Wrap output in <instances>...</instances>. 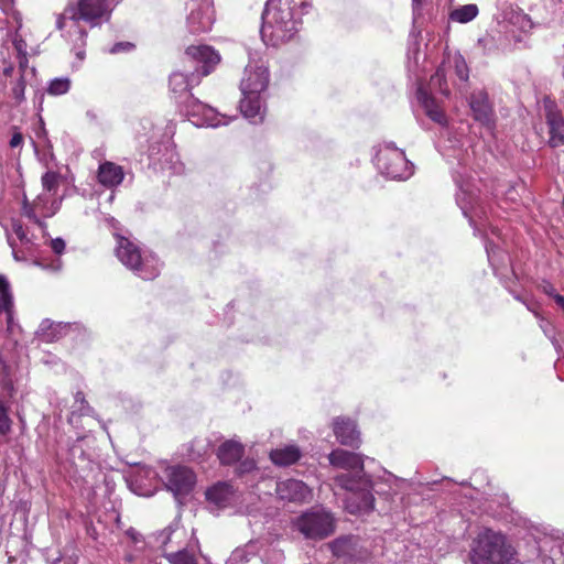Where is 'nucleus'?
Instances as JSON below:
<instances>
[{"label":"nucleus","instance_id":"f257e3e1","mask_svg":"<svg viewBox=\"0 0 564 564\" xmlns=\"http://www.w3.org/2000/svg\"><path fill=\"white\" fill-rule=\"evenodd\" d=\"M105 18H108L107 0H77L56 14L55 24L62 36L72 44L76 56L83 59L88 29L99 26Z\"/></svg>","mask_w":564,"mask_h":564},{"label":"nucleus","instance_id":"f03ea898","mask_svg":"<svg viewBox=\"0 0 564 564\" xmlns=\"http://www.w3.org/2000/svg\"><path fill=\"white\" fill-rule=\"evenodd\" d=\"M294 0H268L262 14L261 36L264 43L279 46L292 40L300 21L294 17Z\"/></svg>","mask_w":564,"mask_h":564},{"label":"nucleus","instance_id":"7ed1b4c3","mask_svg":"<svg viewBox=\"0 0 564 564\" xmlns=\"http://www.w3.org/2000/svg\"><path fill=\"white\" fill-rule=\"evenodd\" d=\"M198 82L199 79L192 72H174L170 77L171 91L178 97L185 95V100L182 104L193 124L214 128L227 124L229 119L226 116L218 113L214 108L188 94L189 87Z\"/></svg>","mask_w":564,"mask_h":564},{"label":"nucleus","instance_id":"20e7f679","mask_svg":"<svg viewBox=\"0 0 564 564\" xmlns=\"http://www.w3.org/2000/svg\"><path fill=\"white\" fill-rule=\"evenodd\" d=\"M516 550L506 534L481 528L469 545L470 564H514Z\"/></svg>","mask_w":564,"mask_h":564},{"label":"nucleus","instance_id":"39448f33","mask_svg":"<svg viewBox=\"0 0 564 564\" xmlns=\"http://www.w3.org/2000/svg\"><path fill=\"white\" fill-rule=\"evenodd\" d=\"M116 257L129 270L144 281H152L160 274V270L153 260L142 256L141 248L129 238L115 234Z\"/></svg>","mask_w":564,"mask_h":564},{"label":"nucleus","instance_id":"423d86ee","mask_svg":"<svg viewBox=\"0 0 564 564\" xmlns=\"http://www.w3.org/2000/svg\"><path fill=\"white\" fill-rule=\"evenodd\" d=\"M294 527L306 539L324 540L335 532L336 519L324 508H312L296 518Z\"/></svg>","mask_w":564,"mask_h":564},{"label":"nucleus","instance_id":"0eeeda50","mask_svg":"<svg viewBox=\"0 0 564 564\" xmlns=\"http://www.w3.org/2000/svg\"><path fill=\"white\" fill-rule=\"evenodd\" d=\"M59 209V204L56 199L51 198L46 194L37 195L33 200H30L26 195H23L21 203V215L41 229L47 227L45 219L53 217Z\"/></svg>","mask_w":564,"mask_h":564},{"label":"nucleus","instance_id":"6e6552de","mask_svg":"<svg viewBox=\"0 0 564 564\" xmlns=\"http://www.w3.org/2000/svg\"><path fill=\"white\" fill-rule=\"evenodd\" d=\"M185 61L189 64L185 72H192L200 79L214 70L220 62V55L212 46L192 45L185 51Z\"/></svg>","mask_w":564,"mask_h":564},{"label":"nucleus","instance_id":"1a4fd4ad","mask_svg":"<svg viewBox=\"0 0 564 564\" xmlns=\"http://www.w3.org/2000/svg\"><path fill=\"white\" fill-rule=\"evenodd\" d=\"M376 164L388 177L402 178L408 161L403 150L397 148L395 143H384L376 153Z\"/></svg>","mask_w":564,"mask_h":564},{"label":"nucleus","instance_id":"9d476101","mask_svg":"<svg viewBox=\"0 0 564 564\" xmlns=\"http://www.w3.org/2000/svg\"><path fill=\"white\" fill-rule=\"evenodd\" d=\"M269 84L268 66L261 59L250 61L245 68L240 88L242 94H261Z\"/></svg>","mask_w":564,"mask_h":564},{"label":"nucleus","instance_id":"9b49d317","mask_svg":"<svg viewBox=\"0 0 564 564\" xmlns=\"http://www.w3.org/2000/svg\"><path fill=\"white\" fill-rule=\"evenodd\" d=\"M336 481L343 488L351 491L346 498V510L351 514L368 513L375 508V498L368 490L354 491L351 479L347 475L336 477Z\"/></svg>","mask_w":564,"mask_h":564},{"label":"nucleus","instance_id":"f8f14e48","mask_svg":"<svg viewBox=\"0 0 564 564\" xmlns=\"http://www.w3.org/2000/svg\"><path fill=\"white\" fill-rule=\"evenodd\" d=\"M166 487L175 495L189 494L195 484L196 475L187 466L175 465L165 469Z\"/></svg>","mask_w":564,"mask_h":564},{"label":"nucleus","instance_id":"ddd939ff","mask_svg":"<svg viewBox=\"0 0 564 564\" xmlns=\"http://www.w3.org/2000/svg\"><path fill=\"white\" fill-rule=\"evenodd\" d=\"M469 106L475 120L484 126L487 132H490L494 123V111L488 94L484 90L474 91L469 99Z\"/></svg>","mask_w":564,"mask_h":564},{"label":"nucleus","instance_id":"4468645a","mask_svg":"<svg viewBox=\"0 0 564 564\" xmlns=\"http://www.w3.org/2000/svg\"><path fill=\"white\" fill-rule=\"evenodd\" d=\"M333 432L337 441L345 446L359 448L361 444L360 432L354 420L347 416H337L333 421Z\"/></svg>","mask_w":564,"mask_h":564},{"label":"nucleus","instance_id":"2eb2a0df","mask_svg":"<svg viewBox=\"0 0 564 564\" xmlns=\"http://www.w3.org/2000/svg\"><path fill=\"white\" fill-rule=\"evenodd\" d=\"M275 491L280 499L290 502H304L312 496L311 489L302 480L292 478L279 481Z\"/></svg>","mask_w":564,"mask_h":564},{"label":"nucleus","instance_id":"dca6fc26","mask_svg":"<svg viewBox=\"0 0 564 564\" xmlns=\"http://www.w3.org/2000/svg\"><path fill=\"white\" fill-rule=\"evenodd\" d=\"M543 109L549 127L550 141H564V119L555 101L545 97L543 99Z\"/></svg>","mask_w":564,"mask_h":564},{"label":"nucleus","instance_id":"f3484780","mask_svg":"<svg viewBox=\"0 0 564 564\" xmlns=\"http://www.w3.org/2000/svg\"><path fill=\"white\" fill-rule=\"evenodd\" d=\"M328 460L332 466L347 470H364V459L361 455L348 452L341 448L334 449L328 455Z\"/></svg>","mask_w":564,"mask_h":564},{"label":"nucleus","instance_id":"a211bd4d","mask_svg":"<svg viewBox=\"0 0 564 564\" xmlns=\"http://www.w3.org/2000/svg\"><path fill=\"white\" fill-rule=\"evenodd\" d=\"M216 455L221 465L231 466L243 457L245 446L239 441L227 440L218 446Z\"/></svg>","mask_w":564,"mask_h":564},{"label":"nucleus","instance_id":"6ab92c4d","mask_svg":"<svg viewBox=\"0 0 564 564\" xmlns=\"http://www.w3.org/2000/svg\"><path fill=\"white\" fill-rule=\"evenodd\" d=\"M68 330V324L44 319L36 330V337L43 343H54L66 336Z\"/></svg>","mask_w":564,"mask_h":564},{"label":"nucleus","instance_id":"aec40b11","mask_svg":"<svg viewBox=\"0 0 564 564\" xmlns=\"http://www.w3.org/2000/svg\"><path fill=\"white\" fill-rule=\"evenodd\" d=\"M243 98L240 101V109L242 115L253 123L263 120L264 109L260 98V94H242Z\"/></svg>","mask_w":564,"mask_h":564},{"label":"nucleus","instance_id":"412c9836","mask_svg":"<svg viewBox=\"0 0 564 564\" xmlns=\"http://www.w3.org/2000/svg\"><path fill=\"white\" fill-rule=\"evenodd\" d=\"M232 495V486L228 482H217L205 492L206 500L220 509L229 505Z\"/></svg>","mask_w":564,"mask_h":564},{"label":"nucleus","instance_id":"4be33fe9","mask_svg":"<svg viewBox=\"0 0 564 564\" xmlns=\"http://www.w3.org/2000/svg\"><path fill=\"white\" fill-rule=\"evenodd\" d=\"M124 173L121 166L105 162L98 169V181L106 187H115L122 183Z\"/></svg>","mask_w":564,"mask_h":564},{"label":"nucleus","instance_id":"5701e85b","mask_svg":"<svg viewBox=\"0 0 564 564\" xmlns=\"http://www.w3.org/2000/svg\"><path fill=\"white\" fill-rule=\"evenodd\" d=\"M270 459L276 466H290L301 458V451L295 445H288L270 452Z\"/></svg>","mask_w":564,"mask_h":564},{"label":"nucleus","instance_id":"b1692460","mask_svg":"<svg viewBox=\"0 0 564 564\" xmlns=\"http://www.w3.org/2000/svg\"><path fill=\"white\" fill-rule=\"evenodd\" d=\"M416 97L421 106L424 108L425 113L435 122L443 123L445 116L434 98L423 88L419 87Z\"/></svg>","mask_w":564,"mask_h":564},{"label":"nucleus","instance_id":"393cba45","mask_svg":"<svg viewBox=\"0 0 564 564\" xmlns=\"http://www.w3.org/2000/svg\"><path fill=\"white\" fill-rule=\"evenodd\" d=\"M478 14V8L476 4H466L455 9L451 13V19L459 23H467L474 20Z\"/></svg>","mask_w":564,"mask_h":564},{"label":"nucleus","instance_id":"a878e982","mask_svg":"<svg viewBox=\"0 0 564 564\" xmlns=\"http://www.w3.org/2000/svg\"><path fill=\"white\" fill-rule=\"evenodd\" d=\"M332 553L336 557L348 555L352 549V541L349 536H339L328 544Z\"/></svg>","mask_w":564,"mask_h":564},{"label":"nucleus","instance_id":"bb28decb","mask_svg":"<svg viewBox=\"0 0 564 564\" xmlns=\"http://www.w3.org/2000/svg\"><path fill=\"white\" fill-rule=\"evenodd\" d=\"M188 24L192 32H206L212 26L209 17H203L200 12H192L188 17Z\"/></svg>","mask_w":564,"mask_h":564},{"label":"nucleus","instance_id":"cd10ccee","mask_svg":"<svg viewBox=\"0 0 564 564\" xmlns=\"http://www.w3.org/2000/svg\"><path fill=\"white\" fill-rule=\"evenodd\" d=\"M13 306V296L6 276L0 274V311H9Z\"/></svg>","mask_w":564,"mask_h":564},{"label":"nucleus","instance_id":"c85d7f7f","mask_svg":"<svg viewBox=\"0 0 564 564\" xmlns=\"http://www.w3.org/2000/svg\"><path fill=\"white\" fill-rule=\"evenodd\" d=\"M9 410L8 402L0 397V436H6L12 431L13 421L9 416Z\"/></svg>","mask_w":564,"mask_h":564},{"label":"nucleus","instance_id":"c756f323","mask_svg":"<svg viewBox=\"0 0 564 564\" xmlns=\"http://www.w3.org/2000/svg\"><path fill=\"white\" fill-rule=\"evenodd\" d=\"M164 556L170 564H197L195 555L185 549Z\"/></svg>","mask_w":564,"mask_h":564},{"label":"nucleus","instance_id":"7c9ffc66","mask_svg":"<svg viewBox=\"0 0 564 564\" xmlns=\"http://www.w3.org/2000/svg\"><path fill=\"white\" fill-rule=\"evenodd\" d=\"M61 178L62 177L57 172L47 171L42 176V186L46 192L53 193L54 195L59 186Z\"/></svg>","mask_w":564,"mask_h":564},{"label":"nucleus","instance_id":"2f4dec72","mask_svg":"<svg viewBox=\"0 0 564 564\" xmlns=\"http://www.w3.org/2000/svg\"><path fill=\"white\" fill-rule=\"evenodd\" d=\"M70 83L67 78H55L50 83L48 94L51 95H63L66 94L69 89Z\"/></svg>","mask_w":564,"mask_h":564},{"label":"nucleus","instance_id":"473e14b6","mask_svg":"<svg viewBox=\"0 0 564 564\" xmlns=\"http://www.w3.org/2000/svg\"><path fill=\"white\" fill-rule=\"evenodd\" d=\"M455 69H456V74L457 76L466 82L468 79V68H467V65L464 61V58L459 57L455 61Z\"/></svg>","mask_w":564,"mask_h":564},{"label":"nucleus","instance_id":"72a5a7b5","mask_svg":"<svg viewBox=\"0 0 564 564\" xmlns=\"http://www.w3.org/2000/svg\"><path fill=\"white\" fill-rule=\"evenodd\" d=\"M443 82H444V73H443V70L437 69L435 75L432 76V78H431V85L432 86L438 85L440 90L443 94H447V87H443Z\"/></svg>","mask_w":564,"mask_h":564},{"label":"nucleus","instance_id":"f704fd0d","mask_svg":"<svg viewBox=\"0 0 564 564\" xmlns=\"http://www.w3.org/2000/svg\"><path fill=\"white\" fill-rule=\"evenodd\" d=\"M51 248L56 254H62L65 250V241L62 238L52 239Z\"/></svg>","mask_w":564,"mask_h":564},{"label":"nucleus","instance_id":"c9c22d12","mask_svg":"<svg viewBox=\"0 0 564 564\" xmlns=\"http://www.w3.org/2000/svg\"><path fill=\"white\" fill-rule=\"evenodd\" d=\"M12 230L21 241L26 238L25 229L20 221H15L12 224Z\"/></svg>","mask_w":564,"mask_h":564},{"label":"nucleus","instance_id":"e433bc0d","mask_svg":"<svg viewBox=\"0 0 564 564\" xmlns=\"http://www.w3.org/2000/svg\"><path fill=\"white\" fill-rule=\"evenodd\" d=\"M1 388L2 390L8 392V398L11 399L14 393V386L11 379H3L1 381Z\"/></svg>","mask_w":564,"mask_h":564},{"label":"nucleus","instance_id":"4c0bfd02","mask_svg":"<svg viewBox=\"0 0 564 564\" xmlns=\"http://www.w3.org/2000/svg\"><path fill=\"white\" fill-rule=\"evenodd\" d=\"M133 47V45L129 42H126V43H117L115 44L111 50H110V53L112 54H116V53H119L121 51H129Z\"/></svg>","mask_w":564,"mask_h":564},{"label":"nucleus","instance_id":"58836bf2","mask_svg":"<svg viewBox=\"0 0 564 564\" xmlns=\"http://www.w3.org/2000/svg\"><path fill=\"white\" fill-rule=\"evenodd\" d=\"M24 88H25V85H24L23 79L21 78V80L13 87V95L17 99L23 98Z\"/></svg>","mask_w":564,"mask_h":564},{"label":"nucleus","instance_id":"ea45409f","mask_svg":"<svg viewBox=\"0 0 564 564\" xmlns=\"http://www.w3.org/2000/svg\"><path fill=\"white\" fill-rule=\"evenodd\" d=\"M75 401L76 402H79L82 404L80 406V411H84L85 410V406L88 408V402L86 401L85 399V394L84 392L82 391H78L76 394H75Z\"/></svg>","mask_w":564,"mask_h":564},{"label":"nucleus","instance_id":"a19ab883","mask_svg":"<svg viewBox=\"0 0 564 564\" xmlns=\"http://www.w3.org/2000/svg\"><path fill=\"white\" fill-rule=\"evenodd\" d=\"M542 290L545 294H547L549 296L553 297L554 299V294H557L556 291H555V288L549 283V282H545L543 285H542Z\"/></svg>","mask_w":564,"mask_h":564},{"label":"nucleus","instance_id":"79ce46f5","mask_svg":"<svg viewBox=\"0 0 564 564\" xmlns=\"http://www.w3.org/2000/svg\"><path fill=\"white\" fill-rule=\"evenodd\" d=\"M14 46H15V48H17V51H18L20 56L23 55V53H26L25 50H24L25 48V44H24V42L22 40H15L14 41Z\"/></svg>","mask_w":564,"mask_h":564},{"label":"nucleus","instance_id":"37998d69","mask_svg":"<svg viewBox=\"0 0 564 564\" xmlns=\"http://www.w3.org/2000/svg\"><path fill=\"white\" fill-rule=\"evenodd\" d=\"M7 315V324L10 327L12 321H13V306H10L9 311H3Z\"/></svg>","mask_w":564,"mask_h":564},{"label":"nucleus","instance_id":"c03bdc74","mask_svg":"<svg viewBox=\"0 0 564 564\" xmlns=\"http://www.w3.org/2000/svg\"><path fill=\"white\" fill-rule=\"evenodd\" d=\"M19 64H20V68L22 70H24L26 68V66H28L26 53H23V55L20 56Z\"/></svg>","mask_w":564,"mask_h":564},{"label":"nucleus","instance_id":"a18cd8bd","mask_svg":"<svg viewBox=\"0 0 564 564\" xmlns=\"http://www.w3.org/2000/svg\"><path fill=\"white\" fill-rule=\"evenodd\" d=\"M555 303L564 310V296L561 294H554Z\"/></svg>","mask_w":564,"mask_h":564},{"label":"nucleus","instance_id":"49530a36","mask_svg":"<svg viewBox=\"0 0 564 564\" xmlns=\"http://www.w3.org/2000/svg\"><path fill=\"white\" fill-rule=\"evenodd\" d=\"M12 0H0V8L6 11L10 7Z\"/></svg>","mask_w":564,"mask_h":564},{"label":"nucleus","instance_id":"de8ad7c7","mask_svg":"<svg viewBox=\"0 0 564 564\" xmlns=\"http://www.w3.org/2000/svg\"><path fill=\"white\" fill-rule=\"evenodd\" d=\"M12 70H13V67L10 65V66H8V67H6V68L3 69V74H4L6 76H10V75H11V73H12Z\"/></svg>","mask_w":564,"mask_h":564},{"label":"nucleus","instance_id":"09e8293b","mask_svg":"<svg viewBox=\"0 0 564 564\" xmlns=\"http://www.w3.org/2000/svg\"><path fill=\"white\" fill-rule=\"evenodd\" d=\"M11 141H13V142L22 141V137H21V134H20V133H15V134H13V137H12Z\"/></svg>","mask_w":564,"mask_h":564},{"label":"nucleus","instance_id":"8fccbe9b","mask_svg":"<svg viewBox=\"0 0 564 564\" xmlns=\"http://www.w3.org/2000/svg\"><path fill=\"white\" fill-rule=\"evenodd\" d=\"M486 41H487L486 39H479V40H478V44H479V45H482Z\"/></svg>","mask_w":564,"mask_h":564},{"label":"nucleus","instance_id":"3c124183","mask_svg":"<svg viewBox=\"0 0 564 564\" xmlns=\"http://www.w3.org/2000/svg\"><path fill=\"white\" fill-rule=\"evenodd\" d=\"M10 144H11V147H17V145H19L20 143L12 142V143H10Z\"/></svg>","mask_w":564,"mask_h":564},{"label":"nucleus","instance_id":"603ef678","mask_svg":"<svg viewBox=\"0 0 564 564\" xmlns=\"http://www.w3.org/2000/svg\"><path fill=\"white\" fill-rule=\"evenodd\" d=\"M413 2H415V3H420V2H421V0H413Z\"/></svg>","mask_w":564,"mask_h":564}]
</instances>
